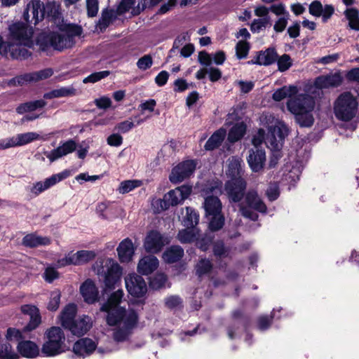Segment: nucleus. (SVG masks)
<instances>
[{"label": "nucleus", "instance_id": "ddd939ff", "mask_svg": "<svg viewBox=\"0 0 359 359\" xmlns=\"http://www.w3.org/2000/svg\"><path fill=\"white\" fill-rule=\"evenodd\" d=\"M126 287L134 297H143L147 294V285L144 278L136 273H131L125 278Z\"/></svg>", "mask_w": 359, "mask_h": 359}, {"label": "nucleus", "instance_id": "864d4df0", "mask_svg": "<svg viewBox=\"0 0 359 359\" xmlns=\"http://www.w3.org/2000/svg\"><path fill=\"white\" fill-rule=\"evenodd\" d=\"M114 11L106 10L102 13L101 18L99 20V27L101 29H106L112 22L114 18Z\"/></svg>", "mask_w": 359, "mask_h": 359}, {"label": "nucleus", "instance_id": "c9c22d12", "mask_svg": "<svg viewBox=\"0 0 359 359\" xmlns=\"http://www.w3.org/2000/svg\"><path fill=\"white\" fill-rule=\"evenodd\" d=\"M246 132V125L243 122L237 123L229 130L228 140L230 142H236L241 140Z\"/></svg>", "mask_w": 359, "mask_h": 359}, {"label": "nucleus", "instance_id": "f3484780", "mask_svg": "<svg viewBox=\"0 0 359 359\" xmlns=\"http://www.w3.org/2000/svg\"><path fill=\"white\" fill-rule=\"evenodd\" d=\"M169 243L167 238L164 237L157 231H151L147 235L144 248L148 252L156 253L161 250L163 247Z\"/></svg>", "mask_w": 359, "mask_h": 359}, {"label": "nucleus", "instance_id": "13d9d810", "mask_svg": "<svg viewBox=\"0 0 359 359\" xmlns=\"http://www.w3.org/2000/svg\"><path fill=\"white\" fill-rule=\"evenodd\" d=\"M213 252L216 257H226L229 255V250L225 248L223 242L217 241L213 245Z\"/></svg>", "mask_w": 359, "mask_h": 359}, {"label": "nucleus", "instance_id": "39448f33", "mask_svg": "<svg viewBox=\"0 0 359 359\" xmlns=\"http://www.w3.org/2000/svg\"><path fill=\"white\" fill-rule=\"evenodd\" d=\"M288 133V128L282 121H277L274 126L269 128L266 144L271 149L276 151L269 162L270 167H274L280 158L278 151L281 149L283 141Z\"/></svg>", "mask_w": 359, "mask_h": 359}, {"label": "nucleus", "instance_id": "a18cd8bd", "mask_svg": "<svg viewBox=\"0 0 359 359\" xmlns=\"http://www.w3.org/2000/svg\"><path fill=\"white\" fill-rule=\"evenodd\" d=\"M19 358L11 345L6 343L0 345V359H18Z\"/></svg>", "mask_w": 359, "mask_h": 359}, {"label": "nucleus", "instance_id": "4c0bfd02", "mask_svg": "<svg viewBox=\"0 0 359 359\" xmlns=\"http://www.w3.org/2000/svg\"><path fill=\"white\" fill-rule=\"evenodd\" d=\"M344 15L348 20L349 27L354 30L359 31V11L353 8H347Z\"/></svg>", "mask_w": 359, "mask_h": 359}, {"label": "nucleus", "instance_id": "aec40b11", "mask_svg": "<svg viewBox=\"0 0 359 359\" xmlns=\"http://www.w3.org/2000/svg\"><path fill=\"white\" fill-rule=\"evenodd\" d=\"M266 161L264 150L256 148L251 149L248 157V163L253 172H259L264 168Z\"/></svg>", "mask_w": 359, "mask_h": 359}, {"label": "nucleus", "instance_id": "bb28decb", "mask_svg": "<svg viewBox=\"0 0 359 359\" xmlns=\"http://www.w3.org/2000/svg\"><path fill=\"white\" fill-rule=\"evenodd\" d=\"M278 55L274 48H268L260 52L257 57L248 61V64H257L259 65H269L273 64L277 59Z\"/></svg>", "mask_w": 359, "mask_h": 359}, {"label": "nucleus", "instance_id": "412c9836", "mask_svg": "<svg viewBox=\"0 0 359 359\" xmlns=\"http://www.w3.org/2000/svg\"><path fill=\"white\" fill-rule=\"evenodd\" d=\"M96 348L94 341L89 338H83L76 341L73 346V352L79 357L90 355Z\"/></svg>", "mask_w": 359, "mask_h": 359}, {"label": "nucleus", "instance_id": "0e129e2a", "mask_svg": "<svg viewBox=\"0 0 359 359\" xmlns=\"http://www.w3.org/2000/svg\"><path fill=\"white\" fill-rule=\"evenodd\" d=\"M88 15L95 17L98 12V0H86Z\"/></svg>", "mask_w": 359, "mask_h": 359}, {"label": "nucleus", "instance_id": "423d86ee", "mask_svg": "<svg viewBox=\"0 0 359 359\" xmlns=\"http://www.w3.org/2000/svg\"><path fill=\"white\" fill-rule=\"evenodd\" d=\"M357 111L358 102L349 92L341 93L334 103V113L339 120L351 121L355 116Z\"/></svg>", "mask_w": 359, "mask_h": 359}, {"label": "nucleus", "instance_id": "c03bdc74", "mask_svg": "<svg viewBox=\"0 0 359 359\" xmlns=\"http://www.w3.org/2000/svg\"><path fill=\"white\" fill-rule=\"evenodd\" d=\"M196 230L192 228L180 231L177 235L178 240L183 243H191L195 239H198Z\"/></svg>", "mask_w": 359, "mask_h": 359}, {"label": "nucleus", "instance_id": "6ab92c4d", "mask_svg": "<svg viewBox=\"0 0 359 359\" xmlns=\"http://www.w3.org/2000/svg\"><path fill=\"white\" fill-rule=\"evenodd\" d=\"M76 144L75 141L69 140L50 151H45L44 154L46 158L49 159L50 162L53 163L56 160L72 153L76 149Z\"/></svg>", "mask_w": 359, "mask_h": 359}, {"label": "nucleus", "instance_id": "393cba45", "mask_svg": "<svg viewBox=\"0 0 359 359\" xmlns=\"http://www.w3.org/2000/svg\"><path fill=\"white\" fill-rule=\"evenodd\" d=\"M117 252L121 262H129L134 255L135 248L132 241L126 238L122 241L117 248Z\"/></svg>", "mask_w": 359, "mask_h": 359}, {"label": "nucleus", "instance_id": "338daca9", "mask_svg": "<svg viewBox=\"0 0 359 359\" xmlns=\"http://www.w3.org/2000/svg\"><path fill=\"white\" fill-rule=\"evenodd\" d=\"M135 126L134 123L130 120H126L118 123L115 129L118 131L126 133L130 131Z\"/></svg>", "mask_w": 359, "mask_h": 359}, {"label": "nucleus", "instance_id": "69168bd1", "mask_svg": "<svg viewBox=\"0 0 359 359\" xmlns=\"http://www.w3.org/2000/svg\"><path fill=\"white\" fill-rule=\"evenodd\" d=\"M309 13L313 16L320 17L323 13V5L319 1H313L309 6Z\"/></svg>", "mask_w": 359, "mask_h": 359}, {"label": "nucleus", "instance_id": "052dcab7", "mask_svg": "<svg viewBox=\"0 0 359 359\" xmlns=\"http://www.w3.org/2000/svg\"><path fill=\"white\" fill-rule=\"evenodd\" d=\"M153 60L151 55H145L137 62V67L141 70H147L152 66Z\"/></svg>", "mask_w": 359, "mask_h": 359}, {"label": "nucleus", "instance_id": "a211bd4d", "mask_svg": "<svg viewBox=\"0 0 359 359\" xmlns=\"http://www.w3.org/2000/svg\"><path fill=\"white\" fill-rule=\"evenodd\" d=\"M21 311L29 316L28 324L24 327V332L35 330L41 323V318L38 308L34 305L25 304L21 306Z\"/></svg>", "mask_w": 359, "mask_h": 359}, {"label": "nucleus", "instance_id": "7ed1b4c3", "mask_svg": "<svg viewBox=\"0 0 359 359\" xmlns=\"http://www.w3.org/2000/svg\"><path fill=\"white\" fill-rule=\"evenodd\" d=\"M8 41L0 36V55L12 59L25 60L30 56L28 48L34 46V30L26 23L15 22L8 27Z\"/></svg>", "mask_w": 359, "mask_h": 359}, {"label": "nucleus", "instance_id": "a19ab883", "mask_svg": "<svg viewBox=\"0 0 359 359\" xmlns=\"http://www.w3.org/2000/svg\"><path fill=\"white\" fill-rule=\"evenodd\" d=\"M186 217L183 221L184 225L187 226V228H192L198 224L199 215L190 207L186 208Z\"/></svg>", "mask_w": 359, "mask_h": 359}, {"label": "nucleus", "instance_id": "dca6fc26", "mask_svg": "<svg viewBox=\"0 0 359 359\" xmlns=\"http://www.w3.org/2000/svg\"><path fill=\"white\" fill-rule=\"evenodd\" d=\"M23 16L27 22H33L36 25L44 18L45 6L43 3L39 0H32L27 4Z\"/></svg>", "mask_w": 359, "mask_h": 359}, {"label": "nucleus", "instance_id": "49530a36", "mask_svg": "<svg viewBox=\"0 0 359 359\" xmlns=\"http://www.w3.org/2000/svg\"><path fill=\"white\" fill-rule=\"evenodd\" d=\"M276 61H277L278 69L281 72L287 71L292 65V60L287 54H283L279 57H277Z\"/></svg>", "mask_w": 359, "mask_h": 359}, {"label": "nucleus", "instance_id": "680f3d73", "mask_svg": "<svg viewBox=\"0 0 359 359\" xmlns=\"http://www.w3.org/2000/svg\"><path fill=\"white\" fill-rule=\"evenodd\" d=\"M289 16L279 17L275 22L273 29L277 33L283 32L288 23Z\"/></svg>", "mask_w": 359, "mask_h": 359}, {"label": "nucleus", "instance_id": "5fc2aeb1", "mask_svg": "<svg viewBox=\"0 0 359 359\" xmlns=\"http://www.w3.org/2000/svg\"><path fill=\"white\" fill-rule=\"evenodd\" d=\"M250 49L249 43L245 41H240L236 46V55L238 58L242 59L247 57Z\"/></svg>", "mask_w": 359, "mask_h": 359}, {"label": "nucleus", "instance_id": "e433bc0d", "mask_svg": "<svg viewBox=\"0 0 359 359\" xmlns=\"http://www.w3.org/2000/svg\"><path fill=\"white\" fill-rule=\"evenodd\" d=\"M297 88L294 86H283L273 94V99L276 101H280L286 97H290L297 93Z\"/></svg>", "mask_w": 359, "mask_h": 359}, {"label": "nucleus", "instance_id": "bf43d9fd", "mask_svg": "<svg viewBox=\"0 0 359 359\" xmlns=\"http://www.w3.org/2000/svg\"><path fill=\"white\" fill-rule=\"evenodd\" d=\"M269 8L270 11L278 18L281 16H290L288 11L286 10L285 4L283 3L273 4Z\"/></svg>", "mask_w": 359, "mask_h": 359}, {"label": "nucleus", "instance_id": "c85d7f7f", "mask_svg": "<svg viewBox=\"0 0 359 359\" xmlns=\"http://www.w3.org/2000/svg\"><path fill=\"white\" fill-rule=\"evenodd\" d=\"M76 313V306L75 304H69L67 305L60 316L62 325L68 329L74 320H76V319H74Z\"/></svg>", "mask_w": 359, "mask_h": 359}, {"label": "nucleus", "instance_id": "2eb2a0df", "mask_svg": "<svg viewBox=\"0 0 359 359\" xmlns=\"http://www.w3.org/2000/svg\"><path fill=\"white\" fill-rule=\"evenodd\" d=\"M196 165V162L194 160H187L179 163L172 169L170 175V182L177 184L189 177L194 172Z\"/></svg>", "mask_w": 359, "mask_h": 359}, {"label": "nucleus", "instance_id": "79ce46f5", "mask_svg": "<svg viewBox=\"0 0 359 359\" xmlns=\"http://www.w3.org/2000/svg\"><path fill=\"white\" fill-rule=\"evenodd\" d=\"M71 172L68 170H65L61 172L54 174L51 175L50 177L46 178L44 182L46 183V185L48 189L53 187L56 184L59 183L60 182L62 181L63 180L67 179L69 175Z\"/></svg>", "mask_w": 359, "mask_h": 359}, {"label": "nucleus", "instance_id": "4468645a", "mask_svg": "<svg viewBox=\"0 0 359 359\" xmlns=\"http://www.w3.org/2000/svg\"><path fill=\"white\" fill-rule=\"evenodd\" d=\"M246 182L242 177L231 179L225 184L224 191L230 201L240 202L244 197Z\"/></svg>", "mask_w": 359, "mask_h": 359}, {"label": "nucleus", "instance_id": "0eeeda50", "mask_svg": "<svg viewBox=\"0 0 359 359\" xmlns=\"http://www.w3.org/2000/svg\"><path fill=\"white\" fill-rule=\"evenodd\" d=\"M46 335L48 340L41 348L45 356H55L65 351V336L61 328L52 327L47 331Z\"/></svg>", "mask_w": 359, "mask_h": 359}, {"label": "nucleus", "instance_id": "6e6552de", "mask_svg": "<svg viewBox=\"0 0 359 359\" xmlns=\"http://www.w3.org/2000/svg\"><path fill=\"white\" fill-rule=\"evenodd\" d=\"M82 34V29L80 26L71 25L61 33H51L48 36L50 46L54 49L62 50L69 48L75 43L74 38Z\"/></svg>", "mask_w": 359, "mask_h": 359}, {"label": "nucleus", "instance_id": "58836bf2", "mask_svg": "<svg viewBox=\"0 0 359 359\" xmlns=\"http://www.w3.org/2000/svg\"><path fill=\"white\" fill-rule=\"evenodd\" d=\"M142 184V181L138 180H125L120 183L117 191L119 194H125L130 192Z\"/></svg>", "mask_w": 359, "mask_h": 359}, {"label": "nucleus", "instance_id": "9d476101", "mask_svg": "<svg viewBox=\"0 0 359 359\" xmlns=\"http://www.w3.org/2000/svg\"><path fill=\"white\" fill-rule=\"evenodd\" d=\"M192 191V187L189 185H182L170 191L164 195L162 199H157L153 205H156L159 210H165L170 206H175L182 203L189 197Z\"/></svg>", "mask_w": 359, "mask_h": 359}, {"label": "nucleus", "instance_id": "473e14b6", "mask_svg": "<svg viewBox=\"0 0 359 359\" xmlns=\"http://www.w3.org/2000/svg\"><path fill=\"white\" fill-rule=\"evenodd\" d=\"M14 145L20 147L29 144L34 140L40 139V135L34 132H28L25 133H20L15 136H13Z\"/></svg>", "mask_w": 359, "mask_h": 359}, {"label": "nucleus", "instance_id": "09e8293b", "mask_svg": "<svg viewBox=\"0 0 359 359\" xmlns=\"http://www.w3.org/2000/svg\"><path fill=\"white\" fill-rule=\"evenodd\" d=\"M188 33H182L180 36H178L175 40L174 41L172 48L170 49L169 52V55L167 58V62L168 61V58L172 57L173 54H175L177 49L180 48L181 46L184 44V43L189 40Z\"/></svg>", "mask_w": 359, "mask_h": 359}, {"label": "nucleus", "instance_id": "cd10ccee", "mask_svg": "<svg viewBox=\"0 0 359 359\" xmlns=\"http://www.w3.org/2000/svg\"><path fill=\"white\" fill-rule=\"evenodd\" d=\"M50 243L51 240L49 237L41 236L35 233L27 234L22 239V244L29 248L48 245Z\"/></svg>", "mask_w": 359, "mask_h": 359}, {"label": "nucleus", "instance_id": "72a5a7b5", "mask_svg": "<svg viewBox=\"0 0 359 359\" xmlns=\"http://www.w3.org/2000/svg\"><path fill=\"white\" fill-rule=\"evenodd\" d=\"M46 105V102L43 100L27 102L20 104L16 108V112L19 114H23L27 112L33 111L37 109L43 108Z\"/></svg>", "mask_w": 359, "mask_h": 359}, {"label": "nucleus", "instance_id": "f704fd0d", "mask_svg": "<svg viewBox=\"0 0 359 359\" xmlns=\"http://www.w3.org/2000/svg\"><path fill=\"white\" fill-rule=\"evenodd\" d=\"M228 161L229 165L227 174L231 177L232 179L241 177V173L242 171V160L238 157L232 156L231 158H229Z\"/></svg>", "mask_w": 359, "mask_h": 359}, {"label": "nucleus", "instance_id": "7c9ffc66", "mask_svg": "<svg viewBox=\"0 0 359 359\" xmlns=\"http://www.w3.org/2000/svg\"><path fill=\"white\" fill-rule=\"evenodd\" d=\"M184 250L179 245H172L166 249L163 254V259L167 263H174L181 259Z\"/></svg>", "mask_w": 359, "mask_h": 359}, {"label": "nucleus", "instance_id": "de8ad7c7", "mask_svg": "<svg viewBox=\"0 0 359 359\" xmlns=\"http://www.w3.org/2000/svg\"><path fill=\"white\" fill-rule=\"evenodd\" d=\"M34 82L32 72L17 76L10 80L9 83L13 86H23Z\"/></svg>", "mask_w": 359, "mask_h": 359}, {"label": "nucleus", "instance_id": "1a4fd4ad", "mask_svg": "<svg viewBox=\"0 0 359 359\" xmlns=\"http://www.w3.org/2000/svg\"><path fill=\"white\" fill-rule=\"evenodd\" d=\"M239 210L241 215L252 221H256L258 215L253 212L252 209L262 213L266 212V206L259 196L257 192L254 190L248 191L245 194L244 201L239 205Z\"/></svg>", "mask_w": 359, "mask_h": 359}, {"label": "nucleus", "instance_id": "a878e982", "mask_svg": "<svg viewBox=\"0 0 359 359\" xmlns=\"http://www.w3.org/2000/svg\"><path fill=\"white\" fill-rule=\"evenodd\" d=\"M17 349L19 353L25 358H34L39 355V346L34 341L23 340L18 343Z\"/></svg>", "mask_w": 359, "mask_h": 359}, {"label": "nucleus", "instance_id": "5701e85b", "mask_svg": "<svg viewBox=\"0 0 359 359\" xmlns=\"http://www.w3.org/2000/svg\"><path fill=\"white\" fill-rule=\"evenodd\" d=\"M158 259L154 255H147L140 259L137 264V271L144 276L153 273L158 267Z\"/></svg>", "mask_w": 359, "mask_h": 359}, {"label": "nucleus", "instance_id": "f257e3e1", "mask_svg": "<svg viewBox=\"0 0 359 359\" xmlns=\"http://www.w3.org/2000/svg\"><path fill=\"white\" fill-rule=\"evenodd\" d=\"M341 81L339 74L318 76L309 87V93L299 94L290 99L287 107L294 115L296 122L301 127H311L314 122L312 112L316 106L315 98L321 96L323 89L339 86Z\"/></svg>", "mask_w": 359, "mask_h": 359}, {"label": "nucleus", "instance_id": "6e6d98bb", "mask_svg": "<svg viewBox=\"0 0 359 359\" xmlns=\"http://www.w3.org/2000/svg\"><path fill=\"white\" fill-rule=\"evenodd\" d=\"M6 338L10 341H18V343L22 341V333L18 329L14 327H10L7 330Z\"/></svg>", "mask_w": 359, "mask_h": 359}, {"label": "nucleus", "instance_id": "f03ea898", "mask_svg": "<svg viewBox=\"0 0 359 359\" xmlns=\"http://www.w3.org/2000/svg\"><path fill=\"white\" fill-rule=\"evenodd\" d=\"M123 295L122 290L115 291L100 308L102 311L107 313V324L110 326H117L113 334L116 341H123L127 339L138 323V316L135 311L132 309H126L120 306Z\"/></svg>", "mask_w": 359, "mask_h": 359}, {"label": "nucleus", "instance_id": "ea45409f", "mask_svg": "<svg viewBox=\"0 0 359 359\" xmlns=\"http://www.w3.org/2000/svg\"><path fill=\"white\" fill-rule=\"evenodd\" d=\"M212 266L210 260L205 258L201 259L195 266L196 273L199 277H201L208 274L212 271Z\"/></svg>", "mask_w": 359, "mask_h": 359}, {"label": "nucleus", "instance_id": "8fccbe9b", "mask_svg": "<svg viewBox=\"0 0 359 359\" xmlns=\"http://www.w3.org/2000/svg\"><path fill=\"white\" fill-rule=\"evenodd\" d=\"M61 293L60 290H56L50 293V300L48 304V309L50 311H56L60 305Z\"/></svg>", "mask_w": 359, "mask_h": 359}, {"label": "nucleus", "instance_id": "4be33fe9", "mask_svg": "<svg viewBox=\"0 0 359 359\" xmlns=\"http://www.w3.org/2000/svg\"><path fill=\"white\" fill-rule=\"evenodd\" d=\"M80 292L84 301L88 304H93L99 299V292L95 283L90 280H86L80 287Z\"/></svg>", "mask_w": 359, "mask_h": 359}, {"label": "nucleus", "instance_id": "c756f323", "mask_svg": "<svg viewBox=\"0 0 359 359\" xmlns=\"http://www.w3.org/2000/svg\"><path fill=\"white\" fill-rule=\"evenodd\" d=\"M76 93V89L72 86L61 87L46 93L43 95V98L50 100L58 97H71L75 95Z\"/></svg>", "mask_w": 359, "mask_h": 359}, {"label": "nucleus", "instance_id": "774afa93", "mask_svg": "<svg viewBox=\"0 0 359 359\" xmlns=\"http://www.w3.org/2000/svg\"><path fill=\"white\" fill-rule=\"evenodd\" d=\"M58 276V272L53 267L46 268L43 274L45 280L48 283L53 282Z\"/></svg>", "mask_w": 359, "mask_h": 359}, {"label": "nucleus", "instance_id": "20e7f679", "mask_svg": "<svg viewBox=\"0 0 359 359\" xmlns=\"http://www.w3.org/2000/svg\"><path fill=\"white\" fill-rule=\"evenodd\" d=\"M204 192L206 195L203 203L206 217L209 219V228L212 231H218L224 224V217L222 214V203L218 196L222 193V182H214L208 186Z\"/></svg>", "mask_w": 359, "mask_h": 359}, {"label": "nucleus", "instance_id": "3c124183", "mask_svg": "<svg viewBox=\"0 0 359 359\" xmlns=\"http://www.w3.org/2000/svg\"><path fill=\"white\" fill-rule=\"evenodd\" d=\"M110 74L109 71H102L98 72H94L83 80V83H94L100 81L102 79L107 77Z\"/></svg>", "mask_w": 359, "mask_h": 359}, {"label": "nucleus", "instance_id": "4d7b16f0", "mask_svg": "<svg viewBox=\"0 0 359 359\" xmlns=\"http://www.w3.org/2000/svg\"><path fill=\"white\" fill-rule=\"evenodd\" d=\"M167 280L166 276L164 273H157L150 281V285L154 289H159L164 286Z\"/></svg>", "mask_w": 359, "mask_h": 359}, {"label": "nucleus", "instance_id": "b1692460", "mask_svg": "<svg viewBox=\"0 0 359 359\" xmlns=\"http://www.w3.org/2000/svg\"><path fill=\"white\" fill-rule=\"evenodd\" d=\"M92 326V320L88 316H83L78 319H76L74 322L69 326L68 330L77 336H81L86 334Z\"/></svg>", "mask_w": 359, "mask_h": 359}, {"label": "nucleus", "instance_id": "37998d69", "mask_svg": "<svg viewBox=\"0 0 359 359\" xmlns=\"http://www.w3.org/2000/svg\"><path fill=\"white\" fill-rule=\"evenodd\" d=\"M271 26V18H258L254 19L250 25V29L252 32H259L267 27Z\"/></svg>", "mask_w": 359, "mask_h": 359}, {"label": "nucleus", "instance_id": "f8f14e48", "mask_svg": "<svg viewBox=\"0 0 359 359\" xmlns=\"http://www.w3.org/2000/svg\"><path fill=\"white\" fill-rule=\"evenodd\" d=\"M95 252L93 250H79L75 253L71 252L65 257L57 262L58 267H63L67 265H82L93 260L95 257Z\"/></svg>", "mask_w": 359, "mask_h": 359}, {"label": "nucleus", "instance_id": "e2e57ef3", "mask_svg": "<svg viewBox=\"0 0 359 359\" xmlns=\"http://www.w3.org/2000/svg\"><path fill=\"white\" fill-rule=\"evenodd\" d=\"M266 194L270 201L276 200L280 194L278 185L276 183L270 184Z\"/></svg>", "mask_w": 359, "mask_h": 359}, {"label": "nucleus", "instance_id": "2f4dec72", "mask_svg": "<svg viewBox=\"0 0 359 359\" xmlns=\"http://www.w3.org/2000/svg\"><path fill=\"white\" fill-rule=\"evenodd\" d=\"M226 134V130L223 128H220L215 132L206 142L205 144V150L211 151L217 148L224 140Z\"/></svg>", "mask_w": 359, "mask_h": 359}, {"label": "nucleus", "instance_id": "9b49d317", "mask_svg": "<svg viewBox=\"0 0 359 359\" xmlns=\"http://www.w3.org/2000/svg\"><path fill=\"white\" fill-rule=\"evenodd\" d=\"M96 273L103 278L106 287L111 288L119 280L122 269L114 259L108 258L97 267Z\"/></svg>", "mask_w": 359, "mask_h": 359}, {"label": "nucleus", "instance_id": "603ef678", "mask_svg": "<svg viewBox=\"0 0 359 359\" xmlns=\"http://www.w3.org/2000/svg\"><path fill=\"white\" fill-rule=\"evenodd\" d=\"M33 81L38 82L50 78L53 74L52 68H46L37 72H32Z\"/></svg>", "mask_w": 359, "mask_h": 359}]
</instances>
